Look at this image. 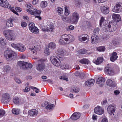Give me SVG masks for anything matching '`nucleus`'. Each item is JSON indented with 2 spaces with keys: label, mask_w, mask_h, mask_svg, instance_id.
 I'll list each match as a JSON object with an SVG mask.
<instances>
[{
  "label": "nucleus",
  "mask_w": 122,
  "mask_h": 122,
  "mask_svg": "<svg viewBox=\"0 0 122 122\" xmlns=\"http://www.w3.org/2000/svg\"><path fill=\"white\" fill-rule=\"evenodd\" d=\"M27 11L30 14L34 15H40L41 13L40 10L36 9L33 10L27 9Z\"/></svg>",
  "instance_id": "ddd939ff"
},
{
  "label": "nucleus",
  "mask_w": 122,
  "mask_h": 122,
  "mask_svg": "<svg viewBox=\"0 0 122 122\" xmlns=\"http://www.w3.org/2000/svg\"><path fill=\"white\" fill-rule=\"evenodd\" d=\"M89 36H87L82 37L81 36H79V40L81 41H85L86 40H89Z\"/></svg>",
  "instance_id": "7c9ffc66"
},
{
  "label": "nucleus",
  "mask_w": 122,
  "mask_h": 122,
  "mask_svg": "<svg viewBox=\"0 0 122 122\" xmlns=\"http://www.w3.org/2000/svg\"><path fill=\"white\" fill-rule=\"evenodd\" d=\"M105 21V20L104 17L102 16V17L101 18L100 23V26H101L102 24Z\"/></svg>",
  "instance_id": "3c124183"
},
{
  "label": "nucleus",
  "mask_w": 122,
  "mask_h": 122,
  "mask_svg": "<svg viewBox=\"0 0 122 122\" xmlns=\"http://www.w3.org/2000/svg\"><path fill=\"white\" fill-rule=\"evenodd\" d=\"M79 91V89L78 87H75L73 90V91L74 93H77Z\"/></svg>",
  "instance_id": "13d9d810"
},
{
  "label": "nucleus",
  "mask_w": 122,
  "mask_h": 122,
  "mask_svg": "<svg viewBox=\"0 0 122 122\" xmlns=\"http://www.w3.org/2000/svg\"><path fill=\"white\" fill-rule=\"evenodd\" d=\"M69 35H67L66 34L62 35L63 38H64L65 41L66 42L69 41Z\"/></svg>",
  "instance_id": "a19ab883"
},
{
  "label": "nucleus",
  "mask_w": 122,
  "mask_h": 122,
  "mask_svg": "<svg viewBox=\"0 0 122 122\" xmlns=\"http://www.w3.org/2000/svg\"><path fill=\"white\" fill-rule=\"evenodd\" d=\"M105 81V78L102 77H99L97 79L96 82L97 84H99V86L101 87L103 85Z\"/></svg>",
  "instance_id": "dca6fc26"
},
{
  "label": "nucleus",
  "mask_w": 122,
  "mask_h": 122,
  "mask_svg": "<svg viewBox=\"0 0 122 122\" xmlns=\"http://www.w3.org/2000/svg\"><path fill=\"white\" fill-rule=\"evenodd\" d=\"M116 109V106L114 104L110 105L108 106L107 110L109 114L111 115H114V113Z\"/></svg>",
  "instance_id": "9b49d317"
},
{
  "label": "nucleus",
  "mask_w": 122,
  "mask_h": 122,
  "mask_svg": "<svg viewBox=\"0 0 122 122\" xmlns=\"http://www.w3.org/2000/svg\"><path fill=\"white\" fill-rule=\"evenodd\" d=\"M74 26L71 25L68 27L66 28V30L68 31H70V30H72L74 29Z\"/></svg>",
  "instance_id": "8fccbe9b"
},
{
  "label": "nucleus",
  "mask_w": 122,
  "mask_h": 122,
  "mask_svg": "<svg viewBox=\"0 0 122 122\" xmlns=\"http://www.w3.org/2000/svg\"><path fill=\"white\" fill-rule=\"evenodd\" d=\"M57 11L58 13V15H61L63 13V9L59 7L57 8Z\"/></svg>",
  "instance_id": "72a5a7b5"
},
{
  "label": "nucleus",
  "mask_w": 122,
  "mask_h": 122,
  "mask_svg": "<svg viewBox=\"0 0 122 122\" xmlns=\"http://www.w3.org/2000/svg\"><path fill=\"white\" fill-rule=\"evenodd\" d=\"M12 20L10 19L7 20L6 22V25L8 27H12L13 25L12 24Z\"/></svg>",
  "instance_id": "2f4dec72"
},
{
  "label": "nucleus",
  "mask_w": 122,
  "mask_h": 122,
  "mask_svg": "<svg viewBox=\"0 0 122 122\" xmlns=\"http://www.w3.org/2000/svg\"><path fill=\"white\" fill-rule=\"evenodd\" d=\"M5 113V111L3 110H0V117L3 116Z\"/></svg>",
  "instance_id": "5fc2aeb1"
},
{
  "label": "nucleus",
  "mask_w": 122,
  "mask_h": 122,
  "mask_svg": "<svg viewBox=\"0 0 122 122\" xmlns=\"http://www.w3.org/2000/svg\"><path fill=\"white\" fill-rule=\"evenodd\" d=\"M64 51L62 49H59L57 50L56 53L58 55H61L63 54Z\"/></svg>",
  "instance_id": "c03bdc74"
},
{
  "label": "nucleus",
  "mask_w": 122,
  "mask_h": 122,
  "mask_svg": "<svg viewBox=\"0 0 122 122\" xmlns=\"http://www.w3.org/2000/svg\"><path fill=\"white\" fill-rule=\"evenodd\" d=\"M47 5V3L46 1H43L41 2V6L42 8L46 7Z\"/></svg>",
  "instance_id": "c9c22d12"
},
{
  "label": "nucleus",
  "mask_w": 122,
  "mask_h": 122,
  "mask_svg": "<svg viewBox=\"0 0 122 122\" xmlns=\"http://www.w3.org/2000/svg\"><path fill=\"white\" fill-rule=\"evenodd\" d=\"M79 61L81 63L83 64H87L90 63V61L88 59L85 58L81 59Z\"/></svg>",
  "instance_id": "c756f323"
},
{
  "label": "nucleus",
  "mask_w": 122,
  "mask_h": 122,
  "mask_svg": "<svg viewBox=\"0 0 122 122\" xmlns=\"http://www.w3.org/2000/svg\"><path fill=\"white\" fill-rule=\"evenodd\" d=\"M28 115L31 117L36 116L38 114V111L35 109H32L28 111Z\"/></svg>",
  "instance_id": "f3484780"
},
{
  "label": "nucleus",
  "mask_w": 122,
  "mask_h": 122,
  "mask_svg": "<svg viewBox=\"0 0 122 122\" xmlns=\"http://www.w3.org/2000/svg\"><path fill=\"white\" fill-rule=\"evenodd\" d=\"M117 53L116 52H113L110 55V60L113 62L115 61L118 57Z\"/></svg>",
  "instance_id": "393cba45"
},
{
  "label": "nucleus",
  "mask_w": 122,
  "mask_h": 122,
  "mask_svg": "<svg viewBox=\"0 0 122 122\" xmlns=\"http://www.w3.org/2000/svg\"><path fill=\"white\" fill-rule=\"evenodd\" d=\"M39 63L36 67V69L39 71H41L45 68V65L44 62L42 60L38 61Z\"/></svg>",
  "instance_id": "1a4fd4ad"
},
{
  "label": "nucleus",
  "mask_w": 122,
  "mask_h": 122,
  "mask_svg": "<svg viewBox=\"0 0 122 122\" xmlns=\"http://www.w3.org/2000/svg\"><path fill=\"white\" fill-rule=\"evenodd\" d=\"M39 0H33L32 1V4L34 5H36L39 3Z\"/></svg>",
  "instance_id": "774afa93"
},
{
  "label": "nucleus",
  "mask_w": 122,
  "mask_h": 122,
  "mask_svg": "<svg viewBox=\"0 0 122 122\" xmlns=\"http://www.w3.org/2000/svg\"><path fill=\"white\" fill-rule=\"evenodd\" d=\"M79 14L76 12L73 13L71 19V21L74 24H77L79 18Z\"/></svg>",
  "instance_id": "6e6552de"
},
{
  "label": "nucleus",
  "mask_w": 122,
  "mask_h": 122,
  "mask_svg": "<svg viewBox=\"0 0 122 122\" xmlns=\"http://www.w3.org/2000/svg\"><path fill=\"white\" fill-rule=\"evenodd\" d=\"M65 41L64 38H63L62 35L59 40V43L62 44H64L66 43V42H65Z\"/></svg>",
  "instance_id": "37998d69"
},
{
  "label": "nucleus",
  "mask_w": 122,
  "mask_h": 122,
  "mask_svg": "<svg viewBox=\"0 0 122 122\" xmlns=\"http://www.w3.org/2000/svg\"><path fill=\"white\" fill-rule=\"evenodd\" d=\"M75 4L77 6L80 5L81 4V2L79 0H76L75 2Z\"/></svg>",
  "instance_id": "69168bd1"
},
{
  "label": "nucleus",
  "mask_w": 122,
  "mask_h": 122,
  "mask_svg": "<svg viewBox=\"0 0 122 122\" xmlns=\"http://www.w3.org/2000/svg\"><path fill=\"white\" fill-rule=\"evenodd\" d=\"M50 59L52 63L56 66H58L61 64L60 60L56 56H51Z\"/></svg>",
  "instance_id": "423d86ee"
},
{
  "label": "nucleus",
  "mask_w": 122,
  "mask_h": 122,
  "mask_svg": "<svg viewBox=\"0 0 122 122\" xmlns=\"http://www.w3.org/2000/svg\"><path fill=\"white\" fill-rule=\"evenodd\" d=\"M15 82L18 83L20 84L22 82L21 81L17 78H15Z\"/></svg>",
  "instance_id": "e2e57ef3"
},
{
  "label": "nucleus",
  "mask_w": 122,
  "mask_h": 122,
  "mask_svg": "<svg viewBox=\"0 0 122 122\" xmlns=\"http://www.w3.org/2000/svg\"><path fill=\"white\" fill-rule=\"evenodd\" d=\"M80 115V113L76 112L74 113L70 118L72 120H75L79 118Z\"/></svg>",
  "instance_id": "4be33fe9"
},
{
  "label": "nucleus",
  "mask_w": 122,
  "mask_h": 122,
  "mask_svg": "<svg viewBox=\"0 0 122 122\" xmlns=\"http://www.w3.org/2000/svg\"><path fill=\"white\" fill-rule=\"evenodd\" d=\"M97 50L100 52H103L105 50V48L104 46H101L97 48Z\"/></svg>",
  "instance_id": "58836bf2"
},
{
  "label": "nucleus",
  "mask_w": 122,
  "mask_h": 122,
  "mask_svg": "<svg viewBox=\"0 0 122 122\" xmlns=\"http://www.w3.org/2000/svg\"><path fill=\"white\" fill-rule=\"evenodd\" d=\"M105 71L107 74L110 75H112L114 73V71L110 67H106L105 69Z\"/></svg>",
  "instance_id": "5701e85b"
},
{
  "label": "nucleus",
  "mask_w": 122,
  "mask_h": 122,
  "mask_svg": "<svg viewBox=\"0 0 122 122\" xmlns=\"http://www.w3.org/2000/svg\"><path fill=\"white\" fill-rule=\"evenodd\" d=\"M54 106V105L50 104H48L46 107V109L48 110H52L53 108V107Z\"/></svg>",
  "instance_id": "4c0bfd02"
},
{
  "label": "nucleus",
  "mask_w": 122,
  "mask_h": 122,
  "mask_svg": "<svg viewBox=\"0 0 122 122\" xmlns=\"http://www.w3.org/2000/svg\"><path fill=\"white\" fill-rule=\"evenodd\" d=\"M54 25L53 24L51 23L45 27H42V30L44 31H52L54 29Z\"/></svg>",
  "instance_id": "4468645a"
},
{
  "label": "nucleus",
  "mask_w": 122,
  "mask_h": 122,
  "mask_svg": "<svg viewBox=\"0 0 122 122\" xmlns=\"http://www.w3.org/2000/svg\"><path fill=\"white\" fill-rule=\"evenodd\" d=\"M61 68L63 69H70L71 67V66L69 65L65 64L62 65L61 67Z\"/></svg>",
  "instance_id": "ea45409f"
},
{
  "label": "nucleus",
  "mask_w": 122,
  "mask_h": 122,
  "mask_svg": "<svg viewBox=\"0 0 122 122\" xmlns=\"http://www.w3.org/2000/svg\"><path fill=\"white\" fill-rule=\"evenodd\" d=\"M18 66L22 69H25L26 68H31L32 67V65L27 62L19 61L17 63Z\"/></svg>",
  "instance_id": "39448f33"
},
{
  "label": "nucleus",
  "mask_w": 122,
  "mask_h": 122,
  "mask_svg": "<svg viewBox=\"0 0 122 122\" xmlns=\"http://www.w3.org/2000/svg\"><path fill=\"white\" fill-rule=\"evenodd\" d=\"M0 5L3 7L10 8L11 11L15 14L18 15V13L15 10L14 7L10 8L11 5L9 4L6 0H0Z\"/></svg>",
  "instance_id": "20e7f679"
},
{
  "label": "nucleus",
  "mask_w": 122,
  "mask_h": 122,
  "mask_svg": "<svg viewBox=\"0 0 122 122\" xmlns=\"http://www.w3.org/2000/svg\"><path fill=\"white\" fill-rule=\"evenodd\" d=\"M103 24L104 26V30L105 32L113 31L116 29V24L114 22L105 23Z\"/></svg>",
  "instance_id": "f257e3e1"
},
{
  "label": "nucleus",
  "mask_w": 122,
  "mask_h": 122,
  "mask_svg": "<svg viewBox=\"0 0 122 122\" xmlns=\"http://www.w3.org/2000/svg\"><path fill=\"white\" fill-rule=\"evenodd\" d=\"M49 47L52 50L55 49L56 47V45L53 42H51L49 43L48 45Z\"/></svg>",
  "instance_id": "473e14b6"
},
{
  "label": "nucleus",
  "mask_w": 122,
  "mask_h": 122,
  "mask_svg": "<svg viewBox=\"0 0 122 122\" xmlns=\"http://www.w3.org/2000/svg\"><path fill=\"white\" fill-rule=\"evenodd\" d=\"M3 34L6 38L9 41H14L16 38V36L11 30H6L4 31Z\"/></svg>",
  "instance_id": "f03ea898"
},
{
  "label": "nucleus",
  "mask_w": 122,
  "mask_h": 122,
  "mask_svg": "<svg viewBox=\"0 0 122 122\" xmlns=\"http://www.w3.org/2000/svg\"><path fill=\"white\" fill-rule=\"evenodd\" d=\"M4 71L5 72H7L9 71L11 69L10 67L9 66L7 65L4 67Z\"/></svg>",
  "instance_id": "e433bc0d"
},
{
  "label": "nucleus",
  "mask_w": 122,
  "mask_h": 122,
  "mask_svg": "<svg viewBox=\"0 0 122 122\" xmlns=\"http://www.w3.org/2000/svg\"><path fill=\"white\" fill-rule=\"evenodd\" d=\"M13 101L15 104H17L20 102V100L18 97H15L13 98Z\"/></svg>",
  "instance_id": "f704fd0d"
},
{
  "label": "nucleus",
  "mask_w": 122,
  "mask_h": 122,
  "mask_svg": "<svg viewBox=\"0 0 122 122\" xmlns=\"http://www.w3.org/2000/svg\"><path fill=\"white\" fill-rule=\"evenodd\" d=\"M44 53L46 55H49L50 54V51L49 49L47 48H45L44 50Z\"/></svg>",
  "instance_id": "de8ad7c7"
},
{
  "label": "nucleus",
  "mask_w": 122,
  "mask_h": 122,
  "mask_svg": "<svg viewBox=\"0 0 122 122\" xmlns=\"http://www.w3.org/2000/svg\"><path fill=\"white\" fill-rule=\"evenodd\" d=\"M29 29L30 31L34 34H37L39 32V30L35 26L33 23H30L29 25Z\"/></svg>",
  "instance_id": "9d476101"
},
{
  "label": "nucleus",
  "mask_w": 122,
  "mask_h": 122,
  "mask_svg": "<svg viewBox=\"0 0 122 122\" xmlns=\"http://www.w3.org/2000/svg\"><path fill=\"white\" fill-rule=\"evenodd\" d=\"M10 96L9 94L5 93L3 95L1 102L4 103H7L10 101Z\"/></svg>",
  "instance_id": "f8f14e48"
},
{
  "label": "nucleus",
  "mask_w": 122,
  "mask_h": 122,
  "mask_svg": "<svg viewBox=\"0 0 122 122\" xmlns=\"http://www.w3.org/2000/svg\"><path fill=\"white\" fill-rule=\"evenodd\" d=\"M0 44L3 45L5 44V40L2 38H0Z\"/></svg>",
  "instance_id": "49530a36"
},
{
  "label": "nucleus",
  "mask_w": 122,
  "mask_h": 122,
  "mask_svg": "<svg viewBox=\"0 0 122 122\" xmlns=\"http://www.w3.org/2000/svg\"><path fill=\"white\" fill-rule=\"evenodd\" d=\"M74 38L73 36L71 35H69L68 41L70 42H71L74 41Z\"/></svg>",
  "instance_id": "09e8293b"
},
{
  "label": "nucleus",
  "mask_w": 122,
  "mask_h": 122,
  "mask_svg": "<svg viewBox=\"0 0 122 122\" xmlns=\"http://www.w3.org/2000/svg\"><path fill=\"white\" fill-rule=\"evenodd\" d=\"M95 82V80L94 79L89 80L86 81L85 83V85L86 86H89L93 85Z\"/></svg>",
  "instance_id": "b1692460"
},
{
  "label": "nucleus",
  "mask_w": 122,
  "mask_h": 122,
  "mask_svg": "<svg viewBox=\"0 0 122 122\" xmlns=\"http://www.w3.org/2000/svg\"><path fill=\"white\" fill-rule=\"evenodd\" d=\"M107 84L111 87H113L115 86L114 82H113L112 80L110 79H108L107 81Z\"/></svg>",
  "instance_id": "cd10ccee"
},
{
  "label": "nucleus",
  "mask_w": 122,
  "mask_h": 122,
  "mask_svg": "<svg viewBox=\"0 0 122 122\" xmlns=\"http://www.w3.org/2000/svg\"><path fill=\"white\" fill-rule=\"evenodd\" d=\"M25 50L26 47L25 46L19 43L18 50L20 51L23 52Z\"/></svg>",
  "instance_id": "a878e982"
},
{
  "label": "nucleus",
  "mask_w": 122,
  "mask_h": 122,
  "mask_svg": "<svg viewBox=\"0 0 122 122\" xmlns=\"http://www.w3.org/2000/svg\"><path fill=\"white\" fill-rule=\"evenodd\" d=\"M65 15L67 16L70 13V12L68 10L66 6H65Z\"/></svg>",
  "instance_id": "a18cd8bd"
},
{
  "label": "nucleus",
  "mask_w": 122,
  "mask_h": 122,
  "mask_svg": "<svg viewBox=\"0 0 122 122\" xmlns=\"http://www.w3.org/2000/svg\"><path fill=\"white\" fill-rule=\"evenodd\" d=\"M112 17L113 19L117 22H118L121 20V18L120 15L113 14L112 15Z\"/></svg>",
  "instance_id": "412c9836"
},
{
  "label": "nucleus",
  "mask_w": 122,
  "mask_h": 122,
  "mask_svg": "<svg viewBox=\"0 0 122 122\" xmlns=\"http://www.w3.org/2000/svg\"><path fill=\"white\" fill-rule=\"evenodd\" d=\"M33 6L31 5L30 4H29L28 5H27V9H26V10L27 9L29 10H31V9L32 8Z\"/></svg>",
  "instance_id": "0e129e2a"
},
{
  "label": "nucleus",
  "mask_w": 122,
  "mask_h": 122,
  "mask_svg": "<svg viewBox=\"0 0 122 122\" xmlns=\"http://www.w3.org/2000/svg\"><path fill=\"white\" fill-rule=\"evenodd\" d=\"M60 79L61 80H65L67 81L68 80L67 77L65 76H62L61 77H60Z\"/></svg>",
  "instance_id": "6e6d98bb"
},
{
  "label": "nucleus",
  "mask_w": 122,
  "mask_h": 122,
  "mask_svg": "<svg viewBox=\"0 0 122 122\" xmlns=\"http://www.w3.org/2000/svg\"><path fill=\"white\" fill-rule=\"evenodd\" d=\"M30 90V88L28 86L26 87L25 89L23 90V91L24 92H29Z\"/></svg>",
  "instance_id": "864d4df0"
},
{
  "label": "nucleus",
  "mask_w": 122,
  "mask_h": 122,
  "mask_svg": "<svg viewBox=\"0 0 122 122\" xmlns=\"http://www.w3.org/2000/svg\"><path fill=\"white\" fill-rule=\"evenodd\" d=\"M98 40V37L97 35H93L92 36L91 42L92 44H94L97 42Z\"/></svg>",
  "instance_id": "6ab92c4d"
},
{
  "label": "nucleus",
  "mask_w": 122,
  "mask_h": 122,
  "mask_svg": "<svg viewBox=\"0 0 122 122\" xmlns=\"http://www.w3.org/2000/svg\"><path fill=\"white\" fill-rule=\"evenodd\" d=\"M99 30V28H97L94 29L93 32L94 33L97 34L98 33Z\"/></svg>",
  "instance_id": "052dcab7"
},
{
  "label": "nucleus",
  "mask_w": 122,
  "mask_h": 122,
  "mask_svg": "<svg viewBox=\"0 0 122 122\" xmlns=\"http://www.w3.org/2000/svg\"><path fill=\"white\" fill-rule=\"evenodd\" d=\"M12 112L14 114L17 115L19 114L20 113V110L18 108H14L12 109Z\"/></svg>",
  "instance_id": "c85d7f7f"
},
{
  "label": "nucleus",
  "mask_w": 122,
  "mask_h": 122,
  "mask_svg": "<svg viewBox=\"0 0 122 122\" xmlns=\"http://www.w3.org/2000/svg\"><path fill=\"white\" fill-rule=\"evenodd\" d=\"M103 61L102 57H99L98 58L97 60H93V61L96 64L98 65L102 63Z\"/></svg>",
  "instance_id": "bb28decb"
},
{
  "label": "nucleus",
  "mask_w": 122,
  "mask_h": 122,
  "mask_svg": "<svg viewBox=\"0 0 122 122\" xmlns=\"http://www.w3.org/2000/svg\"><path fill=\"white\" fill-rule=\"evenodd\" d=\"M86 50L84 49H82L79 50L78 52L81 54H83L85 53L86 51Z\"/></svg>",
  "instance_id": "603ef678"
},
{
  "label": "nucleus",
  "mask_w": 122,
  "mask_h": 122,
  "mask_svg": "<svg viewBox=\"0 0 122 122\" xmlns=\"http://www.w3.org/2000/svg\"><path fill=\"white\" fill-rule=\"evenodd\" d=\"M39 49L38 47H36L34 46L29 48V51H31L33 52L34 55H36L37 53V52Z\"/></svg>",
  "instance_id": "a211bd4d"
},
{
  "label": "nucleus",
  "mask_w": 122,
  "mask_h": 122,
  "mask_svg": "<svg viewBox=\"0 0 122 122\" xmlns=\"http://www.w3.org/2000/svg\"><path fill=\"white\" fill-rule=\"evenodd\" d=\"M120 93V92L117 90H115L114 92V94L116 96L118 95Z\"/></svg>",
  "instance_id": "338daca9"
},
{
  "label": "nucleus",
  "mask_w": 122,
  "mask_h": 122,
  "mask_svg": "<svg viewBox=\"0 0 122 122\" xmlns=\"http://www.w3.org/2000/svg\"><path fill=\"white\" fill-rule=\"evenodd\" d=\"M21 25L22 27H26L27 25L26 23L24 22H22L21 23Z\"/></svg>",
  "instance_id": "680f3d73"
},
{
  "label": "nucleus",
  "mask_w": 122,
  "mask_h": 122,
  "mask_svg": "<svg viewBox=\"0 0 122 122\" xmlns=\"http://www.w3.org/2000/svg\"><path fill=\"white\" fill-rule=\"evenodd\" d=\"M19 43L15 44V43H12L11 44V46L13 48H14L16 50H17Z\"/></svg>",
  "instance_id": "79ce46f5"
},
{
  "label": "nucleus",
  "mask_w": 122,
  "mask_h": 122,
  "mask_svg": "<svg viewBox=\"0 0 122 122\" xmlns=\"http://www.w3.org/2000/svg\"><path fill=\"white\" fill-rule=\"evenodd\" d=\"M94 111L95 113L99 115L102 114L104 112V110L103 108L99 106L95 107Z\"/></svg>",
  "instance_id": "2eb2a0df"
},
{
  "label": "nucleus",
  "mask_w": 122,
  "mask_h": 122,
  "mask_svg": "<svg viewBox=\"0 0 122 122\" xmlns=\"http://www.w3.org/2000/svg\"><path fill=\"white\" fill-rule=\"evenodd\" d=\"M92 118L94 120H96L97 119V116L96 115L94 114L93 115Z\"/></svg>",
  "instance_id": "bf43d9fd"
},
{
  "label": "nucleus",
  "mask_w": 122,
  "mask_h": 122,
  "mask_svg": "<svg viewBox=\"0 0 122 122\" xmlns=\"http://www.w3.org/2000/svg\"><path fill=\"white\" fill-rule=\"evenodd\" d=\"M4 57L7 60L11 61L14 58V52L12 51L7 49L4 52Z\"/></svg>",
  "instance_id": "7ed1b4c3"
},
{
  "label": "nucleus",
  "mask_w": 122,
  "mask_h": 122,
  "mask_svg": "<svg viewBox=\"0 0 122 122\" xmlns=\"http://www.w3.org/2000/svg\"><path fill=\"white\" fill-rule=\"evenodd\" d=\"M112 11L116 13L121 12L122 11V3L120 2L117 3L113 8Z\"/></svg>",
  "instance_id": "0eeeda50"
},
{
  "label": "nucleus",
  "mask_w": 122,
  "mask_h": 122,
  "mask_svg": "<svg viewBox=\"0 0 122 122\" xmlns=\"http://www.w3.org/2000/svg\"><path fill=\"white\" fill-rule=\"evenodd\" d=\"M101 11L104 14H107L109 12V9L108 7L103 6L100 8Z\"/></svg>",
  "instance_id": "aec40b11"
},
{
  "label": "nucleus",
  "mask_w": 122,
  "mask_h": 122,
  "mask_svg": "<svg viewBox=\"0 0 122 122\" xmlns=\"http://www.w3.org/2000/svg\"><path fill=\"white\" fill-rule=\"evenodd\" d=\"M62 19L65 21H68L69 19V18L67 17H66L64 16H62L61 17Z\"/></svg>",
  "instance_id": "4d7b16f0"
}]
</instances>
